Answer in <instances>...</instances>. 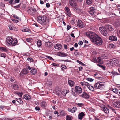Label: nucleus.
I'll return each instance as SVG.
<instances>
[{
    "mask_svg": "<svg viewBox=\"0 0 120 120\" xmlns=\"http://www.w3.org/2000/svg\"><path fill=\"white\" fill-rule=\"evenodd\" d=\"M66 14L69 17H70L71 16V14L70 11L67 12Z\"/></svg>",
    "mask_w": 120,
    "mask_h": 120,
    "instance_id": "4d7b16f0",
    "label": "nucleus"
},
{
    "mask_svg": "<svg viewBox=\"0 0 120 120\" xmlns=\"http://www.w3.org/2000/svg\"><path fill=\"white\" fill-rule=\"evenodd\" d=\"M104 83L103 82H99V89H102L104 87Z\"/></svg>",
    "mask_w": 120,
    "mask_h": 120,
    "instance_id": "dca6fc26",
    "label": "nucleus"
},
{
    "mask_svg": "<svg viewBox=\"0 0 120 120\" xmlns=\"http://www.w3.org/2000/svg\"><path fill=\"white\" fill-rule=\"evenodd\" d=\"M22 30L23 31L25 32H29L30 31V30L29 29L25 28H22Z\"/></svg>",
    "mask_w": 120,
    "mask_h": 120,
    "instance_id": "7c9ffc66",
    "label": "nucleus"
},
{
    "mask_svg": "<svg viewBox=\"0 0 120 120\" xmlns=\"http://www.w3.org/2000/svg\"><path fill=\"white\" fill-rule=\"evenodd\" d=\"M55 91L56 94L58 95H61V89H56L55 90Z\"/></svg>",
    "mask_w": 120,
    "mask_h": 120,
    "instance_id": "6ab92c4d",
    "label": "nucleus"
},
{
    "mask_svg": "<svg viewBox=\"0 0 120 120\" xmlns=\"http://www.w3.org/2000/svg\"><path fill=\"white\" fill-rule=\"evenodd\" d=\"M13 89L15 90H17L19 88V86L18 85L16 84H14L12 85Z\"/></svg>",
    "mask_w": 120,
    "mask_h": 120,
    "instance_id": "c85d7f7f",
    "label": "nucleus"
},
{
    "mask_svg": "<svg viewBox=\"0 0 120 120\" xmlns=\"http://www.w3.org/2000/svg\"><path fill=\"white\" fill-rule=\"evenodd\" d=\"M87 87L91 91H94V88L92 86H91L89 84L87 86Z\"/></svg>",
    "mask_w": 120,
    "mask_h": 120,
    "instance_id": "c756f323",
    "label": "nucleus"
},
{
    "mask_svg": "<svg viewBox=\"0 0 120 120\" xmlns=\"http://www.w3.org/2000/svg\"><path fill=\"white\" fill-rule=\"evenodd\" d=\"M109 39L111 41H116L117 40V37L114 35H111L109 36Z\"/></svg>",
    "mask_w": 120,
    "mask_h": 120,
    "instance_id": "ddd939ff",
    "label": "nucleus"
},
{
    "mask_svg": "<svg viewBox=\"0 0 120 120\" xmlns=\"http://www.w3.org/2000/svg\"><path fill=\"white\" fill-rule=\"evenodd\" d=\"M12 20L14 22L16 23H17L18 22H19V21L18 20H16L14 19H12Z\"/></svg>",
    "mask_w": 120,
    "mask_h": 120,
    "instance_id": "864d4df0",
    "label": "nucleus"
},
{
    "mask_svg": "<svg viewBox=\"0 0 120 120\" xmlns=\"http://www.w3.org/2000/svg\"><path fill=\"white\" fill-rule=\"evenodd\" d=\"M54 47L55 48L57 49H60L61 48L62 46L61 45L58 44L55 45Z\"/></svg>",
    "mask_w": 120,
    "mask_h": 120,
    "instance_id": "a211bd4d",
    "label": "nucleus"
},
{
    "mask_svg": "<svg viewBox=\"0 0 120 120\" xmlns=\"http://www.w3.org/2000/svg\"><path fill=\"white\" fill-rule=\"evenodd\" d=\"M68 84L71 87H72L74 86V83L73 81L71 80H68Z\"/></svg>",
    "mask_w": 120,
    "mask_h": 120,
    "instance_id": "aec40b11",
    "label": "nucleus"
},
{
    "mask_svg": "<svg viewBox=\"0 0 120 120\" xmlns=\"http://www.w3.org/2000/svg\"><path fill=\"white\" fill-rule=\"evenodd\" d=\"M114 25L117 27L120 24L119 22V21L118 19H116L115 22H114Z\"/></svg>",
    "mask_w": 120,
    "mask_h": 120,
    "instance_id": "cd10ccee",
    "label": "nucleus"
},
{
    "mask_svg": "<svg viewBox=\"0 0 120 120\" xmlns=\"http://www.w3.org/2000/svg\"><path fill=\"white\" fill-rule=\"evenodd\" d=\"M28 71L27 70H26L25 69H23L22 71H21V74H22V75H24L25 74H27L28 73Z\"/></svg>",
    "mask_w": 120,
    "mask_h": 120,
    "instance_id": "b1692460",
    "label": "nucleus"
},
{
    "mask_svg": "<svg viewBox=\"0 0 120 120\" xmlns=\"http://www.w3.org/2000/svg\"><path fill=\"white\" fill-rule=\"evenodd\" d=\"M51 65H52L54 66H57L58 67L59 66V64H56L55 63H52Z\"/></svg>",
    "mask_w": 120,
    "mask_h": 120,
    "instance_id": "09e8293b",
    "label": "nucleus"
},
{
    "mask_svg": "<svg viewBox=\"0 0 120 120\" xmlns=\"http://www.w3.org/2000/svg\"><path fill=\"white\" fill-rule=\"evenodd\" d=\"M65 11H66L67 12H69L70 9L68 7H65Z\"/></svg>",
    "mask_w": 120,
    "mask_h": 120,
    "instance_id": "3c124183",
    "label": "nucleus"
},
{
    "mask_svg": "<svg viewBox=\"0 0 120 120\" xmlns=\"http://www.w3.org/2000/svg\"><path fill=\"white\" fill-rule=\"evenodd\" d=\"M36 10L34 8L31 7L28 10V12L30 13V14L31 15H33L36 12Z\"/></svg>",
    "mask_w": 120,
    "mask_h": 120,
    "instance_id": "39448f33",
    "label": "nucleus"
},
{
    "mask_svg": "<svg viewBox=\"0 0 120 120\" xmlns=\"http://www.w3.org/2000/svg\"><path fill=\"white\" fill-rule=\"evenodd\" d=\"M37 71L35 69H33L31 70L30 72L31 74L34 75L37 72Z\"/></svg>",
    "mask_w": 120,
    "mask_h": 120,
    "instance_id": "a878e982",
    "label": "nucleus"
},
{
    "mask_svg": "<svg viewBox=\"0 0 120 120\" xmlns=\"http://www.w3.org/2000/svg\"><path fill=\"white\" fill-rule=\"evenodd\" d=\"M86 79L88 80V81H90V82H92L93 81V79L92 78H88Z\"/></svg>",
    "mask_w": 120,
    "mask_h": 120,
    "instance_id": "8fccbe9b",
    "label": "nucleus"
},
{
    "mask_svg": "<svg viewBox=\"0 0 120 120\" xmlns=\"http://www.w3.org/2000/svg\"><path fill=\"white\" fill-rule=\"evenodd\" d=\"M86 35L90 39L91 41L94 43L99 45L102 43L103 41L101 37L92 31H89L86 33Z\"/></svg>",
    "mask_w": 120,
    "mask_h": 120,
    "instance_id": "f257e3e1",
    "label": "nucleus"
},
{
    "mask_svg": "<svg viewBox=\"0 0 120 120\" xmlns=\"http://www.w3.org/2000/svg\"><path fill=\"white\" fill-rule=\"evenodd\" d=\"M69 3L71 6L75 7L77 5L75 0H69Z\"/></svg>",
    "mask_w": 120,
    "mask_h": 120,
    "instance_id": "6e6552de",
    "label": "nucleus"
},
{
    "mask_svg": "<svg viewBox=\"0 0 120 120\" xmlns=\"http://www.w3.org/2000/svg\"><path fill=\"white\" fill-rule=\"evenodd\" d=\"M65 91H66V90H65L61 91V95H63L65 96L66 94L65 93Z\"/></svg>",
    "mask_w": 120,
    "mask_h": 120,
    "instance_id": "79ce46f5",
    "label": "nucleus"
},
{
    "mask_svg": "<svg viewBox=\"0 0 120 120\" xmlns=\"http://www.w3.org/2000/svg\"><path fill=\"white\" fill-rule=\"evenodd\" d=\"M79 96L86 99H88L89 97V96L88 94L85 92H83V94H81Z\"/></svg>",
    "mask_w": 120,
    "mask_h": 120,
    "instance_id": "9b49d317",
    "label": "nucleus"
},
{
    "mask_svg": "<svg viewBox=\"0 0 120 120\" xmlns=\"http://www.w3.org/2000/svg\"><path fill=\"white\" fill-rule=\"evenodd\" d=\"M101 109L103 110L106 113H108L109 112V110L108 108L104 105H102L101 106Z\"/></svg>",
    "mask_w": 120,
    "mask_h": 120,
    "instance_id": "423d86ee",
    "label": "nucleus"
},
{
    "mask_svg": "<svg viewBox=\"0 0 120 120\" xmlns=\"http://www.w3.org/2000/svg\"><path fill=\"white\" fill-rule=\"evenodd\" d=\"M41 106L45 107L46 106L47 104L45 101H44L41 103Z\"/></svg>",
    "mask_w": 120,
    "mask_h": 120,
    "instance_id": "2f4dec72",
    "label": "nucleus"
},
{
    "mask_svg": "<svg viewBox=\"0 0 120 120\" xmlns=\"http://www.w3.org/2000/svg\"><path fill=\"white\" fill-rule=\"evenodd\" d=\"M98 62L100 63L101 62V57H98Z\"/></svg>",
    "mask_w": 120,
    "mask_h": 120,
    "instance_id": "0e129e2a",
    "label": "nucleus"
},
{
    "mask_svg": "<svg viewBox=\"0 0 120 120\" xmlns=\"http://www.w3.org/2000/svg\"><path fill=\"white\" fill-rule=\"evenodd\" d=\"M72 117L71 116H70L69 115H67L66 116V120H71V118Z\"/></svg>",
    "mask_w": 120,
    "mask_h": 120,
    "instance_id": "37998d69",
    "label": "nucleus"
},
{
    "mask_svg": "<svg viewBox=\"0 0 120 120\" xmlns=\"http://www.w3.org/2000/svg\"><path fill=\"white\" fill-rule=\"evenodd\" d=\"M119 90L116 88L112 90L116 94H117L119 92Z\"/></svg>",
    "mask_w": 120,
    "mask_h": 120,
    "instance_id": "f704fd0d",
    "label": "nucleus"
},
{
    "mask_svg": "<svg viewBox=\"0 0 120 120\" xmlns=\"http://www.w3.org/2000/svg\"><path fill=\"white\" fill-rule=\"evenodd\" d=\"M77 109V108L76 107H74L72 109V112H74Z\"/></svg>",
    "mask_w": 120,
    "mask_h": 120,
    "instance_id": "e433bc0d",
    "label": "nucleus"
},
{
    "mask_svg": "<svg viewBox=\"0 0 120 120\" xmlns=\"http://www.w3.org/2000/svg\"><path fill=\"white\" fill-rule=\"evenodd\" d=\"M105 55L104 54H103V56H102V57L103 58L105 59H106L108 57L107 56H105Z\"/></svg>",
    "mask_w": 120,
    "mask_h": 120,
    "instance_id": "13d9d810",
    "label": "nucleus"
},
{
    "mask_svg": "<svg viewBox=\"0 0 120 120\" xmlns=\"http://www.w3.org/2000/svg\"><path fill=\"white\" fill-rule=\"evenodd\" d=\"M61 69L62 70L65 69L66 68V66L63 65H61Z\"/></svg>",
    "mask_w": 120,
    "mask_h": 120,
    "instance_id": "6e6d98bb",
    "label": "nucleus"
},
{
    "mask_svg": "<svg viewBox=\"0 0 120 120\" xmlns=\"http://www.w3.org/2000/svg\"><path fill=\"white\" fill-rule=\"evenodd\" d=\"M32 58L31 57L28 58L27 59V60L31 62L32 61Z\"/></svg>",
    "mask_w": 120,
    "mask_h": 120,
    "instance_id": "bf43d9fd",
    "label": "nucleus"
},
{
    "mask_svg": "<svg viewBox=\"0 0 120 120\" xmlns=\"http://www.w3.org/2000/svg\"><path fill=\"white\" fill-rule=\"evenodd\" d=\"M52 43L51 42H46L45 43V46L46 47H50L51 46Z\"/></svg>",
    "mask_w": 120,
    "mask_h": 120,
    "instance_id": "393cba45",
    "label": "nucleus"
},
{
    "mask_svg": "<svg viewBox=\"0 0 120 120\" xmlns=\"http://www.w3.org/2000/svg\"><path fill=\"white\" fill-rule=\"evenodd\" d=\"M99 30L101 34L104 36H106L108 34V32L107 29L103 26L100 27Z\"/></svg>",
    "mask_w": 120,
    "mask_h": 120,
    "instance_id": "20e7f679",
    "label": "nucleus"
},
{
    "mask_svg": "<svg viewBox=\"0 0 120 120\" xmlns=\"http://www.w3.org/2000/svg\"><path fill=\"white\" fill-rule=\"evenodd\" d=\"M37 20L38 22L42 25H45L48 24L49 21L48 18L45 15L38 16Z\"/></svg>",
    "mask_w": 120,
    "mask_h": 120,
    "instance_id": "f03ea898",
    "label": "nucleus"
},
{
    "mask_svg": "<svg viewBox=\"0 0 120 120\" xmlns=\"http://www.w3.org/2000/svg\"><path fill=\"white\" fill-rule=\"evenodd\" d=\"M114 105L115 106L118 108L120 107V102L117 101L114 103Z\"/></svg>",
    "mask_w": 120,
    "mask_h": 120,
    "instance_id": "2eb2a0df",
    "label": "nucleus"
},
{
    "mask_svg": "<svg viewBox=\"0 0 120 120\" xmlns=\"http://www.w3.org/2000/svg\"><path fill=\"white\" fill-rule=\"evenodd\" d=\"M85 114L83 112H81L78 114V118L80 120H82L85 116Z\"/></svg>",
    "mask_w": 120,
    "mask_h": 120,
    "instance_id": "f8f14e48",
    "label": "nucleus"
},
{
    "mask_svg": "<svg viewBox=\"0 0 120 120\" xmlns=\"http://www.w3.org/2000/svg\"><path fill=\"white\" fill-rule=\"evenodd\" d=\"M0 50L1 51H7V49L4 47H0Z\"/></svg>",
    "mask_w": 120,
    "mask_h": 120,
    "instance_id": "a19ab883",
    "label": "nucleus"
},
{
    "mask_svg": "<svg viewBox=\"0 0 120 120\" xmlns=\"http://www.w3.org/2000/svg\"><path fill=\"white\" fill-rule=\"evenodd\" d=\"M24 98L26 100H28L31 98V97L30 95L27 94L24 95Z\"/></svg>",
    "mask_w": 120,
    "mask_h": 120,
    "instance_id": "5701e85b",
    "label": "nucleus"
},
{
    "mask_svg": "<svg viewBox=\"0 0 120 120\" xmlns=\"http://www.w3.org/2000/svg\"><path fill=\"white\" fill-rule=\"evenodd\" d=\"M80 84L81 85H82L83 86H87L88 85H89V83L85 82H81L80 83Z\"/></svg>",
    "mask_w": 120,
    "mask_h": 120,
    "instance_id": "bb28decb",
    "label": "nucleus"
},
{
    "mask_svg": "<svg viewBox=\"0 0 120 120\" xmlns=\"http://www.w3.org/2000/svg\"><path fill=\"white\" fill-rule=\"evenodd\" d=\"M8 27L9 28V29L10 30H13V26L12 25H9L8 26Z\"/></svg>",
    "mask_w": 120,
    "mask_h": 120,
    "instance_id": "e2e57ef3",
    "label": "nucleus"
},
{
    "mask_svg": "<svg viewBox=\"0 0 120 120\" xmlns=\"http://www.w3.org/2000/svg\"><path fill=\"white\" fill-rule=\"evenodd\" d=\"M86 3L88 5L91 4L92 3V1L91 0H86Z\"/></svg>",
    "mask_w": 120,
    "mask_h": 120,
    "instance_id": "c9c22d12",
    "label": "nucleus"
},
{
    "mask_svg": "<svg viewBox=\"0 0 120 120\" xmlns=\"http://www.w3.org/2000/svg\"><path fill=\"white\" fill-rule=\"evenodd\" d=\"M35 109L37 111H39L40 110V108L38 107H36L35 108Z\"/></svg>",
    "mask_w": 120,
    "mask_h": 120,
    "instance_id": "774afa93",
    "label": "nucleus"
},
{
    "mask_svg": "<svg viewBox=\"0 0 120 120\" xmlns=\"http://www.w3.org/2000/svg\"><path fill=\"white\" fill-rule=\"evenodd\" d=\"M17 43L16 39H14L13 40L12 38L10 37H8L6 39V45L8 46H15Z\"/></svg>",
    "mask_w": 120,
    "mask_h": 120,
    "instance_id": "7ed1b4c3",
    "label": "nucleus"
},
{
    "mask_svg": "<svg viewBox=\"0 0 120 120\" xmlns=\"http://www.w3.org/2000/svg\"><path fill=\"white\" fill-rule=\"evenodd\" d=\"M76 104L79 107H82V106H83L84 105V104L82 103H76Z\"/></svg>",
    "mask_w": 120,
    "mask_h": 120,
    "instance_id": "ea45409f",
    "label": "nucleus"
},
{
    "mask_svg": "<svg viewBox=\"0 0 120 120\" xmlns=\"http://www.w3.org/2000/svg\"><path fill=\"white\" fill-rule=\"evenodd\" d=\"M111 73L112 74L114 75H119L118 73L115 71H112Z\"/></svg>",
    "mask_w": 120,
    "mask_h": 120,
    "instance_id": "a18cd8bd",
    "label": "nucleus"
},
{
    "mask_svg": "<svg viewBox=\"0 0 120 120\" xmlns=\"http://www.w3.org/2000/svg\"><path fill=\"white\" fill-rule=\"evenodd\" d=\"M15 0H10L9 2V3L11 4H12L13 3V2L14 1H15Z\"/></svg>",
    "mask_w": 120,
    "mask_h": 120,
    "instance_id": "338daca9",
    "label": "nucleus"
},
{
    "mask_svg": "<svg viewBox=\"0 0 120 120\" xmlns=\"http://www.w3.org/2000/svg\"><path fill=\"white\" fill-rule=\"evenodd\" d=\"M104 96L108 98L109 99L110 98H112V95L108 91H106L104 93Z\"/></svg>",
    "mask_w": 120,
    "mask_h": 120,
    "instance_id": "0eeeda50",
    "label": "nucleus"
},
{
    "mask_svg": "<svg viewBox=\"0 0 120 120\" xmlns=\"http://www.w3.org/2000/svg\"><path fill=\"white\" fill-rule=\"evenodd\" d=\"M60 114L61 115L63 116H64L65 115V112L63 110L61 111L60 112Z\"/></svg>",
    "mask_w": 120,
    "mask_h": 120,
    "instance_id": "4c0bfd02",
    "label": "nucleus"
},
{
    "mask_svg": "<svg viewBox=\"0 0 120 120\" xmlns=\"http://www.w3.org/2000/svg\"><path fill=\"white\" fill-rule=\"evenodd\" d=\"M47 84L49 85H51L52 84V82L51 81L48 80L47 82Z\"/></svg>",
    "mask_w": 120,
    "mask_h": 120,
    "instance_id": "49530a36",
    "label": "nucleus"
},
{
    "mask_svg": "<svg viewBox=\"0 0 120 120\" xmlns=\"http://www.w3.org/2000/svg\"><path fill=\"white\" fill-rule=\"evenodd\" d=\"M99 82H98L95 84L94 86V87L96 89H99Z\"/></svg>",
    "mask_w": 120,
    "mask_h": 120,
    "instance_id": "473e14b6",
    "label": "nucleus"
},
{
    "mask_svg": "<svg viewBox=\"0 0 120 120\" xmlns=\"http://www.w3.org/2000/svg\"><path fill=\"white\" fill-rule=\"evenodd\" d=\"M77 62L79 63V64H81L83 65H84L85 64L83 63H82V62L80 61H79V60H77Z\"/></svg>",
    "mask_w": 120,
    "mask_h": 120,
    "instance_id": "de8ad7c7",
    "label": "nucleus"
},
{
    "mask_svg": "<svg viewBox=\"0 0 120 120\" xmlns=\"http://www.w3.org/2000/svg\"><path fill=\"white\" fill-rule=\"evenodd\" d=\"M6 56V55L5 53H2L1 55V56L4 58H5Z\"/></svg>",
    "mask_w": 120,
    "mask_h": 120,
    "instance_id": "5fc2aeb1",
    "label": "nucleus"
},
{
    "mask_svg": "<svg viewBox=\"0 0 120 120\" xmlns=\"http://www.w3.org/2000/svg\"><path fill=\"white\" fill-rule=\"evenodd\" d=\"M32 39H30L29 38H28L26 39V41L28 42H30Z\"/></svg>",
    "mask_w": 120,
    "mask_h": 120,
    "instance_id": "052dcab7",
    "label": "nucleus"
},
{
    "mask_svg": "<svg viewBox=\"0 0 120 120\" xmlns=\"http://www.w3.org/2000/svg\"><path fill=\"white\" fill-rule=\"evenodd\" d=\"M16 94L18 96H19L20 97H22L23 94V93L19 92L18 93H16Z\"/></svg>",
    "mask_w": 120,
    "mask_h": 120,
    "instance_id": "c03bdc74",
    "label": "nucleus"
},
{
    "mask_svg": "<svg viewBox=\"0 0 120 120\" xmlns=\"http://www.w3.org/2000/svg\"><path fill=\"white\" fill-rule=\"evenodd\" d=\"M16 101H17L20 104H22L23 103V102L22 100L20 98L18 99H17Z\"/></svg>",
    "mask_w": 120,
    "mask_h": 120,
    "instance_id": "72a5a7b5",
    "label": "nucleus"
},
{
    "mask_svg": "<svg viewBox=\"0 0 120 120\" xmlns=\"http://www.w3.org/2000/svg\"><path fill=\"white\" fill-rule=\"evenodd\" d=\"M75 90L76 92L79 93H82V88L78 86H76L75 87Z\"/></svg>",
    "mask_w": 120,
    "mask_h": 120,
    "instance_id": "9d476101",
    "label": "nucleus"
},
{
    "mask_svg": "<svg viewBox=\"0 0 120 120\" xmlns=\"http://www.w3.org/2000/svg\"><path fill=\"white\" fill-rule=\"evenodd\" d=\"M106 27L107 29L108 30L111 32L113 30L112 27L110 25H107L106 26Z\"/></svg>",
    "mask_w": 120,
    "mask_h": 120,
    "instance_id": "f3484780",
    "label": "nucleus"
},
{
    "mask_svg": "<svg viewBox=\"0 0 120 120\" xmlns=\"http://www.w3.org/2000/svg\"><path fill=\"white\" fill-rule=\"evenodd\" d=\"M13 17L16 19H19V17L15 15H13Z\"/></svg>",
    "mask_w": 120,
    "mask_h": 120,
    "instance_id": "69168bd1",
    "label": "nucleus"
},
{
    "mask_svg": "<svg viewBox=\"0 0 120 120\" xmlns=\"http://www.w3.org/2000/svg\"><path fill=\"white\" fill-rule=\"evenodd\" d=\"M42 45L41 42L40 41H38L37 42V45L38 47H40Z\"/></svg>",
    "mask_w": 120,
    "mask_h": 120,
    "instance_id": "58836bf2",
    "label": "nucleus"
},
{
    "mask_svg": "<svg viewBox=\"0 0 120 120\" xmlns=\"http://www.w3.org/2000/svg\"><path fill=\"white\" fill-rule=\"evenodd\" d=\"M21 5V4H19L16 6H14V8H19Z\"/></svg>",
    "mask_w": 120,
    "mask_h": 120,
    "instance_id": "680f3d73",
    "label": "nucleus"
},
{
    "mask_svg": "<svg viewBox=\"0 0 120 120\" xmlns=\"http://www.w3.org/2000/svg\"><path fill=\"white\" fill-rule=\"evenodd\" d=\"M111 64L112 65H115L119 63V61L117 59L113 58L111 60Z\"/></svg>",
    "mask_w": 120,
    "mask_h": 120,
    "instance_id": "1a4fd4ad",
    "label": "nucleus"
},
{
    "mask_svg": "<svg viewBox=\"0 0 120 120\" xmlns=\"http://www.w3.org/2000/svg\"><path fill=\"white\" fill-rule=\"evenodd\" d=\"M77 25L79 27H83V22L80 20H79L77 22Z\"/></svg>",
    "mask_w": 120,
    "mask_h": 120,
    "instance_id": "4468645a",
    "label": "nucleus"
},
{
    "mask_svg": "<svg viewBox=\"0 0 120 120\" xmlns=\"http://www.w3.org/2000/svg\"><path fill=\"white\" fill-rule=\"evenodd\" d=\"M109 47L112 48H115V46L113 44H111L109 45Z\"/></svg>",
    "mask_w": 120,
    "mask_h": 120,
    "instance_id": "603ef678",
    "label": "nucleus"
},
{
    "mask_svg": "<svg viewBox=\"0 0 120 120\" xmlns=\"http://www.w3.org/2000/svg\"><path fill=\"white\" fill-rule=\"evenodd\" d=\"M59 56H60L65 57L67 56V54L66 53L63 52H60L58 54Z\"/></svg>",
    "mask_w": 120,
    "mask_h": 120,
    "instance_id": "4be33fe9",
    "label": "nucleus"
},
{
    "mask_svg": "<svg viewBox=\"0 0 120 120\" xmlns=\"http://www.w3.org/2000/svg\"><path fill=\"white\" fill-rule=\"evenodd\" d=\"M94 8L93 7L90 8V9L89 11V12L90 14L92 15L94 14Z\"/></svg>",
    "mask_w": 120,
    "mask_h": 120,
    "instance_id": "412c9836",
    "label": "nucleus"
}]
</instances>
